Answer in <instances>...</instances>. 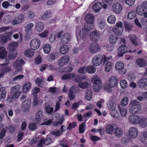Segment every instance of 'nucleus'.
<instances>
[{"label":"nucleus","instance_id":"13","mask_svg":"<svg viewBox=\"0 0 147 147\" xmlns=\"http://www.w3.org/2000/svg\"><path fill=\"white\" fill-rule=\"evenodd\" d=\"M89 49L91 53H94L100 50V48L97 44L92 43L89 46Z\"/></svg>","mask_w":147,"mask_h":147},{"label":"nucleus","instance_id":"55","mask_svg":"<svg viewBox=\"0 0 147 147\" xmlns=\"http://www.w3.org/2000/svg\"><path fill=\"white\" fill-rule=\"evenodd\" d=\"M124 25L125 29L126 31L128 32H129L132 30V26L130 23L125 21L124 22Z\"/></svg>","mask_w":147,"mask_h":147},{"label":"nucleus","instance_id":"24","mask_svg":"<svg viewBox=\"0 0 147 147\" xmlns=\"http://www.w3.org/2000/svg\"><path fill=\"white\" fill-rule=\"evenodd\" d=\"M118 108L121 116L123 117H125L127 113V110L126 107L119 105Z\"/></svg>","mask_w":147,"mask_h":147},{"label":"nucleus","instance_id":"34","mask_svg":"<svg viewBox=\"0 0 147 147\" xmlns=\"http://www.w3.org/2000/svg\"><path fill=\"white\" fill-rule=\"evenodd\" d=\"M31 84L29 82H26L22 88V92H26L29 90L31 88Z\"/></svg>","mask_w":147,"mask_h":147},{"label":"nucleus","instance_id":"26","mask_svg":"<svg viewBox=\"0 0 147 147\" xmlns=\"http://www.w3.org/2000/svg\"><path fill=\"white\" fill-rule=\"evenodd\" d=\"M7 52L4 47L2 46L0 47V58L1 59H5L7 56Z\"/></svg>","mask_w":147,"mask_h":147},{"label":"nucleus","instance_id":"17","mask_svg":"<svg viewBox=\"0 0 147 147\" xmlns=\"http://www.w3.org/2000/svg\"><path fill=\"white\" fill-rule=\"evenodd\" d=\"M112 8L113 11L116 13L119 14L121 11L122 7L119 3H115L113 5Z\"/></svg>","mask_w":147,"mask_h":147},{"label":"nucleus","instance_id":"11","mask_svg":"<svg viewBox=\"0 0 147 147\" xmlns=\"http://www.w3.org/2000/svg\"><path fill=\"white\" fill-rule=\"evenodd\" d=\"M118 56L119 57H121L123 56L125 53L128 52L127 47L125 45H121L118 49Z\"/></svg>","mask_w":147,"mask_h":147},{"label":"nucleus","instance_id":"38","mask_svg":"<svg viewBox=\"0 0 147 147\" xmlns=\"http://www.w3.org/2000/svg\"><path fill=\"white\" fill-rule=\"evenodd\" d=\"M51 46L49 44H46L43 47V50L44 52L46 54L49 53L51 51Z\"/></svg>","mask_w":147,"mask_h":147},{"label":"nucleus","instance_id":"4","mask_svg":"<svg viewBox=\"0 0 147 147\" xmlns=\"http://www.w3.org/2000/svg\"><path fill=\"white\" fill-rule=\"evenodd\" d=\"M109 59V58L108 57L107 58L105 55L101 56L100 55H95L93 57L92 62L94 65L97 66L100 65L102 62H103L104 64Z\"/></svg>","mask_w":147,"mask_h":147},{"label":"nucleus","instance_id":"18","mask_svg":"<svg viewBox=\"0 0 147 147\" xmlns=\"http://www.w3.org/2000/svg\"><path fill=\"white\" fill-rule=\"evenodd\" d=\"M143 2L141 5L138 6L136 9V11L140 15H143L144 12L146 9L145 5Z\"/></svg>","mask_w":147,"mask_h":147},{"label":"nucleus","instance_id":"23","mask_svg":"<svg viewBox=\"0 0 147 147\" xmlns=\"http://www.w3.org/2000/svg\"><path fill=\"white\" fill-rule=\"evenodd\" d=\"M30 102L29 100H25L22 103V108L24 110V111H28L30 109Z\"/></svg>","mask_w":147,"mask_h":147},{"label":"nucleus","instance_id":"19","mask_svg":"<svg viewBox=\"0 0 147 147\" xmlns=\"http://www.w3.org/2000/svg\"><path fill=\"white\" fill-rule=\"evenodd\" d=\"M137 84L139 88L145 89L147 86V78H143L141 79L138 82Z\"/></svg>","mask_w":147,"mask_h":147},{"label":"nucleus","instance_id":"57","mask_svg":"<svg viewBox=\"0 0 147 147\" xmlns=\"http://www.w3.org/2000/svg\"><path fill=\"white\" fill-rule=\"evenodd\" d=\"M40 91V89L38 87H35L32 89V94L34 97L36 96H38L37 94Z\"/></svg>","mask_w":147,"mask_h":147},{"label":"nucleus","instance_id":"2","mask_svg":"<svg viewBox=\"0 0 147 147\" xmlns=\"http://www.w3.org/2000/svg\"><path fill=\"white\" fill-rule=\"evenodd\" d=\"M128 119L129 122L132 123L139 124L142 127H146L147 126V119L144 117L141 118L138 115H131L129 116Z\"/></svg>","mask_w":147,"mask_h":147},{"label":"nucleus","instance_id":"56","mask_svg":"<svg viewBox=\"0 0 147 147\" xmlns=\"http://www.w3.org/2000/svg\"><path fill=\"white\" fill-rule=\"evenodd\" d=\"M110 113L111 116L115 119H117L119 117V113L117 112V111L115 110V109L111 111Z\"/></svg>","mask_w":147,"mask_h":147},{"label":"nucleus","instance_id":"59","mask_svg":"<svg viewBox=\"0 0 147 147\" xmlns=\"http://www.w3.org/2000/svg\"><path fill=\"white\" fill-rule=\"evenodd\" d=\"M104 87L105 90L108 92H111L112 91L113 88L108 83V84H104Z\"/></svg>","mask_w":147,"mask_h":147},{"label":"nucleus","instance_id":"63","mask_svg":"<svg viewBox=\"0 0 147 147\" xmlns=\"http://www.w3.org/2000/svg\"><path fill=\"white\" fill-rule=\"evenodd\" d=\"M92 93L91 91H89L86 93L85 98L88 101H89L92 99Z\"/></svg>","mask_w":147,"mask_h":147},{"label":"nucleus","instance_id":"33","mask_svg":"<svg viewBox=\"0 0 147 147\" xmlns=\"http://www.w3.org/2000/svg\"><path fill=\"white\" fill-rule=\"evenodd\" d=\"M5 88L1 86L0 84V92H1L0 95V99H4L6 96L7 91L5 90Z\"/></svg>","mask_w":147,"mask_h":147},{"label":"nucleus","instance_id":"45","mask_svg":"<svg viewBox=\"0 0 147 147\" xmlns=\"http://www.w3.org/2000/svg\"><path fill=\"white\" fill-rule=\"evenodd\" d=\"M96 71V68L93 65H90L86 67V71L89 74H93Z\"/></svg>","mask_w":147,"mask_h":147},{"label":"nucleus","instance_id":"7","mask_svg":"<svg viewBox=\"0 0 147 147\" xmlns=\"http://www.w3.org/2000/svg\"><path fill=\"white\" fill-rule=\"evenodd\" d=\"M115 69L119 71L120 74H125L126 72V69L124 67V64L121 61H118L115 65Z\"/></svg>","mask_w":147,"mask_h":147},{"label":"nucleus","instance_id":"50","mask_svg":"<svg viewBox=\"0 0 147 147\" xmlns=\"http://www.w3.org/2000/svg\"><path fill=\"white\" fill-rule=\"evenodd\" d=\"M52 15L51 11L50 10H48L45 12L42 17V19L45 20L48 18L51 17Z\"/></svg>","mask_w":147,"mask_h":147},{"label":"nucleus","instance_id":"64","mask_svg":"<svg viewBox=\"0 0 147 147\" xmlns=\"http://www.w3.org/2000/svg\"><path fill=\"white\" fill-rule=\"evenodd\" d=\"M147 139V132H144L143 135L140 137V141L142 142H144Z\"/></svg>","mask_w":147,"mask_h":147},{"label":"nucleus","instance_id":"10","mask_svg":"<svg viewBox=\"0 0 147 147\" xmlns=\"http://www.w3.org/2000/svg\"><path fill=\"white\" fill-rule=\"evenodd\" d=\"M43 115V113L42 111H37L36 113L34 122L36 123L39 124L42 118Z\"/></svg>","mask_w":147,"mask_h":147},{"label":"nucleus","instance_id":"42","mask_svg":"<svg viewBox=\"0 0 147 147\" xmlns=\"http://www.w3.org/2000/svg\"><path fill=\"white\" fill-rule=\"evenodd\" d=\"M123 130L120 128L117 127L115 129V135L118 138L120 137L123 135Z\"/></svg>","mask_w":147,"mask_h":147},{"label":"nucleus","instance_id":"41","mask_svg":"<svg viewBox=\"0 0 147 147\" xmlns=\"http://www.w3.org/2000/svg\"><path fill=\"white\" fill-rule=\"evenodd\" d=\"M3 129H5L6 131L7 130L8 132L11 134L14 133L16 129L15 127L12 125H10L9 127H5Z\"/></svg>","mask_w":147,"mask_h":147},{"label":"nucleus","instance_id":"12","mask_svg":"<svg viewBox=\"0 0 147 147\" xmlns=\"http://www.w3.org/2000/svg\"><path fill=\"white\" fill-rule=\"evenodd\" d=\"M128 134L130 137L133 138H135L138 136L137 129L135 127H131L129 129Z\"/></svg>","mask_w":147,"mask_h":147},{"label":"nucleus","instance_id":"44","mask_svg":"<svg viewBox=\"0 0 147 147\" xmlns=\"http://www.w3.org/2000/svg\"><path fill=\"white\" fill-rule=\"evenodd\" d=\"M53 109V107H51L49 105L46 106L45 107V110L46 112L49 115L52 114Z\"/></svg>","mask_w":147,"mask_h":147},{"label":"nucleus","instance_id":"51","mask_svg":"<svg viewBox=\"0 0 147 147\" xmlns=\"http://www.w3.org/2000/svg\"><path fill=\"white\" fill-rule=\"evenodd\" d=\"M116 18L114 15H110L108 18L107 21L111 24H114L116 21Z\"/></svg>","mask_w":147,"mask_h":147},{"label":"nucleus","instance_id":"52","mask_svg":"<svg viewBox=\"0 0 147 147\" xmlns=\"http://www.w3.org/2000/svg\"><path fill=\"white\" fill-rule=\"evenodd\" d=\"M17 52L9 51L8 57L10 59H15L17 55Z\"/></svg>","mask_w":147,"mask_h":147},{"label":"nucleus","instance_id":"39","mask_svg":"<svg viewBox=\"0 0 147 147\" xmlns=\"http://www.w3.org/2000/svg\"><path fill=\"white\" fill-rule=\"evenodd\" d=\"M24 63V61L22 59H21L20 60L17 59L16 61L14 62L13 63V65L14 67L17 68L20 67Z\"/></svg>","mask_w":147,"mask_h":147},{"label":"nucleus","instance_id":"22","mask_svg":"<svg viewBox=\"0 0 147 147\" xmlns=\"http://www.w3.org/2000/svg\"><path fill=\"white\" fill-rule=\"evenodd\" d=\"M115 126V125L113 124H110L107 125L105 128L106 133L110 134H113L114 133Z\"/></svg>","mask_w":147,"mask_h":147},{"label":"nucleus","instance_id":"35","mask_svg":"<svg viewBox=\"0 0 147 147\" xmlns=\"http://www.w3.org/2000/svg\"><path fill=\"white\" fill-rule=\"evenodd\" d=\"M68 47L66 45L62 46L59 49V52L61 54H66L68 52Z\"/></svg>","mask_w":147,"mask_h":147},{"label":"nucleus","instance_id":"20","mask_svg":"<svg viewBox=\"0 0 147 147\" xmlns=\"http://www.w3.org/2000/svg\"><path fill=\"white\" fill-rule=\"evenodd\" d=\"M18 44V42H14L9 44L7 49L9 51L17 52L16 50Z\"/></svg>","mask_w":147,"mask_h":147},{"label":"nucleus","instance_id":"36","mask_svg":"<svg viewBox=\"0 0 147 147\" xmlns=\"http://www.w3.org/2000/svg\"><path fill=\"white\" fill-rule=\"evenodd\" d=\"M44 29V25L41 22H39L36 24L35 30L38 32H41Z\"/></svg>","mask_w":147,"mask_h":147},{"label":"nucleus","instance_id":"43","mask_svg":"<svg viewBox=\"0 0 147 147\" xmlns=\"http://www.w3.org/2000/svg\"><path fill=\"white\" fill-rule=\"evenodd\" d=\"M85 124L86 121L82 123L80 125L79 128V131L80 133L83 134L85 131L86 130Z\"/></svg>","mask_w":147,"mask_h":147},{"label":"nucleus","instance_id":"28","mask_svg":"<svg viewBox=\"0 0 147 147\" xmlns=\"http://www.w3.org/2000/svg\"><path fill=\"white\" fill-rule=\"evenodd\" d=\"M75 90L74 86H71L70 88L68 93V96L70 100L74 99L75 97V95L74 93H75Z\"/></svg>","mask_w":147,"mask_h":147},{"label":"nucleus","instance_id":"27","mask_svg":"<svg viewBox=\"0 0 147 147\" xmlns=\"http://www.w3.org/2000/svg\"><path fill=\"white\" fill-rule=\"evenodd\" d=\"M118 80L116 77H112L109 79L108 83L113 87H115L117 83Z\"/></svg>","mask_w":147,"mask_h":147},{"label":"nucleus","instance_id":"30","mask_svg":"<svg viewBox=\"0 0 147 147\" xmlns=\"http://www.w3.org/2000/svg\"><path fill=\"white\" fill-rule=\"evenodd\" d=\"M137 65L140 67H144L146 65L145 59L142 58L137 59L136 61Z\"/></svg>","mask_w":147,"mask_h":147},{"label":"nucleus","instance_id":"53","mask_svg":"<svg viewBox=\"0 0 147 147\" xmlns=\"http://www.w3.org/2000/svg\"><path fill=\"white\" fill-rule=\"evenodd\" d=\"M113 66V64L111 62H107L105 66V69L106 71L109 72Z\"/></svg>","mask_w":147,"mask_h":147},{"label":"nucleus","instance_id":"46","mask_svg":"<svg viewBox=\"0 0 147 147\" xmlns=\"http://www.w3.org/2000/svg\"><path fill=\"white\" fill-rule=\"evenodd\" d=\"M25 55L28 57H32L34 54V52L30 49L26 50L24 52Z\"/></svg>","mask_w":147,"mask_h":147},{"label":"nucleus","instance_id":"25","mask_svg":"<svg viewBox=\"0 0 147 147\" xmlns=\"http://www.w3.org/2000/svg\"><path fill=\"white\" fill-rule=\"evenodd\" d=\"M102 7V3L100 2H97L93 6V10L96 13L98 12Z\"/></svg>","mask_w":147,"mask_h":147},{"label":"nucleus","instance_id":"8","mask_svg":"<svg viewBox=\"0 0 147 147\" xmlns=\"http://www.w3.org/2000/svg\"><path fill=\"white\" fill-rule=\"evenodd\" d=\"M40 45V40L37 38H34L30 41V46L31 48L33 50L38 49Z\"/></svg>","mask_w":147,"mask_h":147},{"label":"nucleus","instance_id":"54","mask_svg":"<svg viewBox=\"0 0 147 147\" xmlns=\"http://www.w3.org/2000/svg\"><path fill=\"white\" fill-rule=\"evenodd\" d=\"M5 129H3L0 132V145L3 141V138L5 136L6 134Z\"/></svg>","mask_w":147,"mask_h":147},{"label":"nucleus","instance_id":"6","mask_svg":"<svg viewBox=\"0 0 147 147\" xmlns=\"http://www.w3.org/2000/svg\"><path fill=\"white\" fill-rule=\"evenodd\" d=\"M91 81L93 83V88L94 91H99L102 86V83L99 77L96 75L94 76L92 78Z\"/></svg>","mask_w":147,"mask_h":147},{"label":"nucleus","instance_id":"48","mask_svg":"<svg viewBox=\"0 0 147 147\" xmlns=\"http://www.w3.org/2000/svg\"><path fill=\"white\" fill-rule=\"evenodd\" d=\"M123 30V29H120L117 27H114L113 29V31L116 35L117 36L120 35L122 34Z\"/></svg>","mask_w":147,"mask_h":147},{"label":"nucleus","instance_id":"60","mask_svg":"<svg viewBox=\"0 0 147 147\" xmlns=\"http://www.w3.org/2000/svg\"><path fill=\"white\" fill-rule=\"evenodd\" d=\"M89 85V84L86 82H79L78 84V86L82 89L86 88L88 87Z\"/></svg>","mask_w":147,"mask_h":147},{"label":"nucleus","instance_id":"16","mask_svg":"<svg viewBox=\"0 0 147 147\" xmlns=\"http://www.w3.org/2000/svg\"><path fill=\"white\" fill-rule=\"evenodd\" d=\"M71 36L69 33H65L61 36V42L62 44H65L68 42L71 39Z\"/></svg>","mask_w":147,"mask_h":147},{"label":"nucleus","instance_id":"15","mask_svg":"<svg viewBox=\"0 0 147 147\" xmlns=\"http://www.w3.org/2000/svg\"><path fill=\"white\" fill-rule=\"evenodd\" d=\"M90 40L93 42H96L99 40L100 38V35L96 31L91 33L90 35Z\"/></svg>","mask_w":147,"mask_h":147},{"label":"nucleus","instance_id":"3","mask_svg":"<svg viewBox=\"0 0 147 147\" xmlns=\"http://www.w3.org/2000/svg\"><path fill=\"white\" fill-rule=\"evenodd\" d=\"M21 88L20 85H17L13 86L11 89L10 96L7 97V100L10 102L17 99L21 95L22 92L19 91Z\"/></svg>","mask_w":147,"mask_h":147},{"label":"nucleus","instance_id":"37","mask_svg":"<svg viewBox=\"0 0 147 147\" xmlns=\"http://www.w3.org/2000/svg\"><path fill=\"white\" fill-rule=\"evenodd\" d=\"M43 103V100H39L38 96L34 97L33 105L35 106L37 105H41Z\"/></svg>","mask_w":147,"mask_h":147},{"label":"nucleus","instance_id":"62","mask_svg":"<svg viewBox=\"0 0 147 147\" xmlns=\"http://www.w3.org/2000/svg\"><path fill=\"white\" fill-rule=\"evenodd\" d=\"M77 125V123L76 122H73L70 123L67 127V129L71 130L73 128H75Z\"/></svg>","mask_w":147,"mask_h":147},{"label":"nucleus","instance_id":"61","mask_svg":"<svg viewBox=\"0 0 147 147\" xmlns=\"http://www.w3.org/2000/svg\"><path fill=\"white\" fill-rule=\"evenodd\" d=\"M120 85L123 88H125L127 86V83L126 81L125 80H121L120 82Z\"/></svg>","mask_w":147,"mask_h":147},{"label":"nucleus","instance_id":"1","mask_svg":"<svg viewBox=\"0 0 147 147\" xmlns=\"http://www.w3.org/2000/svg\"><path fill=\"white\" fill-rule=\"evenodd\" d=\"M94 16L92 14H89L86 15L85 18V20L86 22L84 25V28L79 31L77 30V27L76 30V37L78 40L82 39L85 41L88 36V31L93 27V23L94 21Z\"/></svg>","mask_w":147,"mask_h":147},{"label":"nucleus","instance_id":"32","mask_svg":"<svg viewBox=\"0 0 147 147\" xmlns=\"http://www.w3.org/2000/svg\"><path fill=\"white\" fill-rule=\"evenodd\" d=\"M119 40V37L117 35H111L109 38V41L110 43L112 44H115Z\"/></svg>","mask_w":147,"mask_h":147},{"label":"nucleus","instance_id":"14","mask_svg":"<svg viewBox=\"0 0 147 147\" xmlns=\"http://www.w3.org/2000/svg\"><path fill=\"white\" fill-rule=\"evenodd\" d=\"M69 57L67 55L61 58L59 60L58 64L60 66H63L66 64L69 61Z\"/></svg>","mask_w":147,"mask_h":147},{"label":"nucleus","instance_id":"58","mask_svg":"<svg viewBox=\"0 0 147 147\" xmlns=\"http://www.w3.org/2000/svg\"><path fill=\"white\" fill-rule=\"evenodd\" d=\"M128 102V99L126 97H124L121 102L120 105L122 107H124L127 105Z\"/></svg>","mask_w":147,"mask_h":147},{"label":"nucleus","instance_id":"47","mask_svg":"<svg viewBox=\"0 0 147 147\" xmlns=\"http://www.w3.org/2000/svg\"><path fill=\"white\" fill-rule=\"evenodd\" d=\"M136 16V12L134 11H132L129 12L127 16V18L129 20L134 19Z\"/></svg>","mask_w":147,"mask_h":147},{"label":"nucleus","instance_id":"31","mask_svg":"<svg viewBox=\"0 0 147 147\" xmlns=\"http://www.w3.org/2000/svg\"><path fill=\"white\" fill-rule=\"evenodd\" d=\"M108 109L111 111L115 109L116 105L115 102L112 100H109L107 103Z\"/></svg>","mask_w":147,"mask_h":147},{"label":"nucleus","instance_id":"49","mask_svg":"<svg viewBox=\"0 0 147 147\" xmlns=\"http://www.w3.org/2000/svg\"><path fill=\"white\" fill-rule=\"evenodd\" d=\"M59 54L57 52L51 53L49 55V59L50 61H53L55 60L57 57H58Z\"/></svg>","mask_w":147,"mask_h":147},{"label":"nucleus","instance_id":"9","mask_svg":"<svg viewBox=\"0 0 147 147\" xmlns=\"http://www.w3.org/2000/svg\"><path fill=\"white\" fill-rule=\"evenodd\" d=\"M9 63V61H8L6 63L0 64V67H2L1 69V73L3 74V76L5 74L10 71L11 70V68L8 66Z\"/></svg>","mask_w":147,"mask_h":147},{"label":"nucleus","instance_id":"40","mask_svg":"<svg viewBox=\"0 0 147 147\" xmlns=\"http://www.w3.org/2000/svg\"><path fill=\"white\" fill-rule=\"evenodd\" d=\"M34 24L32 23H29L26 25L24 26V28L25 31L28 33L31 31L32 28L33 27Z\"/></svg>","mask_w":147,"mask_h":147},{"label":"nucleus","instance_id":"21","mask_svg":"<svg viewBox=\"0 0 147 147\" xmlns=\"http://www.w3.org/2000/svg\"><path fill=\"white\" fill-rule=\"evenodd\" d=\"M129 38L131 41V44L134 46L137 47L138 45V38L135 35L131 34L129 36Z\"/></svg>","mask_w":147,"mask_h":147},{"label":"nucleus","instance_id":"5","mask_svg":"<svg viewBox=\"0 0 147 147\" xmlns=\"http://www.w3.org/2000/svg\"><path fill=\"white\" fill-rule=\"evenodd\" d=\"M129 111L131 113L136 114L140 112L142 107L139 103L135 100L131 101L129 104Z\"/></svg>","mask_w":147,"mask_h":147},{"label":"nucleus","instance_id":"29","mask_svg":"<svg viewBox=\"0 0 147 147\" xmlns=\"http://www.w3.org/2000/svg\"><path fill=\"white\" fill-rule=\"evenodd\" d=\"M75 74L74 73L66 74L63 75L61 79L63 80H71L75 76Z\"/></svg>","mask_w":147,"mask_h":147}]
</instances>
